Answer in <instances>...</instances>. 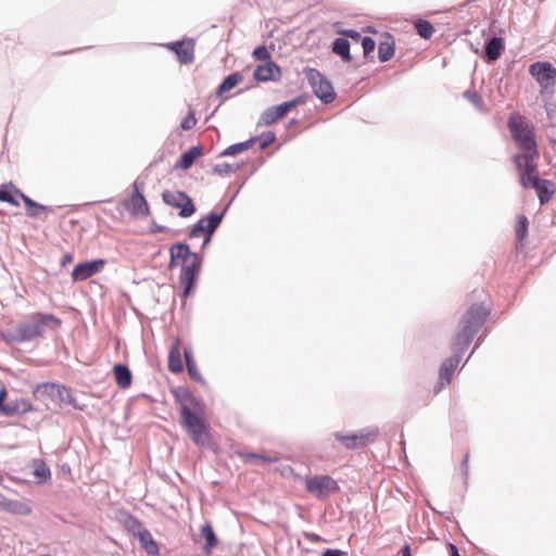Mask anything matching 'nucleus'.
I'll use <instances>...</instances> for the list:
<instances>
[{
    "label": "nucleus",
    "mask_w": 556,
    "mask_h": 556,
    "mask_svg": "<svg viewBox=\"0 0 556 556\" xmlns=\"http://www.w3.org/2000/svg\"><path fill=\"white\" fill-rule=\"evenodd\" d=\"M179 403L180 425L191 440L198 445H206L211 441L210 427L202 404L190 393L176 395Z\"/></svg>",
    "instance_id": "nucleus-1"
},
{
    "label": "nucleus",
    "mask_w": 556,
    "mask_h": 556,
    "mask_svg": "<svg viewBox=\"0 0 556 556\" xmlns=\"http://www.w3.org/2000/svg\"><path fill=\"white\" fill-rule=\"evenodd\" d=\"M508 128L518 148L522 151V153L513 156V162L517 169L527 165L533 168V163L538 162L539 159L533 127L530 126L523 116L513 114L508 121Z\"/></svg>",
    "instance_id": "nucleus-2"
},
{
    "label": "nucleus",
    "mask_w": 556,
    "mask_h": 556,
    "mask_svg": "<svg viewBox=\"0 0 556 556\" xmlns=\"http://www.w3.org/2000/svg\"><path fill=\"white\" fill-rule=\"evenodd\" d=\"M169 268L180 266L179 276L180 286L184 288V295L187 296L192 287L197 275L201 267V258L197 253L190 251L189 247L184 243H176L170 247Z\"/></svg>",
    "instance_id": "nucleus-3"
},
{
    "label": "nucleus",
    "mask_w": 556,
    "mask_h": 556,
    "mask_svg": "<svg viewBox=\"0 0 556 556\" xmlns=\"http://www.w3.org/2000/svg\"><path fill=\"white\" fill-rule=\"evenodd\" d=\"M489 309L482 305H472L460 320V329L452 341L455 351L466 349L472 341L475 334L484 324Z\"/></svg>",
    "instance_id": "nucleus-4"
},
{
    "label": "nucleus",
    "mask_w": 556,
    "mask_h": 556,
    "mask_svg": "<svg viewBox=\"0 0 556 556\" xmlns=\"http://www.w3.org/2000/svg\"><path fill=\"white\" fill-rule=\"evenodd\" d=\"M62 320L52 315L43 313H34L29 319L20 324L16 328V333L20 341H31L40 338L47 330H56L61 327Z\"/></svg>",
    "instance_id": "nucleus-5"
},
{
    "label": "nucleus",
    "mask_w": 556,
    "mask_h": 556,
    "mask_svg": "<svg viewBox=\"0 0 556 556\" xmlns=\"http://www.w3.org/2000/svg\"><path fill=\"white\" fill-rule=\"evenodd\" d=\"M520 184L523 188H533L536 191L540 203L546 204L555 193V184L548 179H542L538 174V162L533 163V168L529 165L518 168Z\"/></svg>",
    "instance_id": "nucleus-6"
},
{
    "label": "nucleus",
    "mask_w": 556,
    "mask_h": 556,
    "mask_svg": "<svg viewBox=\"0 0 556 556\" xmlns=\"http://www.w3.org/2000/svg\"><path fill=\"white\" fill-rule=\"evenodd\" d=\"M530 75L540 85V94L542 97L552 96L556 86V68L552 63L539 61L530 65Z\"/></svg>",
    "instance_id": "nucleus-7"
},
{
    "label": "nucleus",
    "mask_w": 556,
    "mask_h": 556,
    "mask_svg": "<svg viewBox=\"0 0 556 556\" xmlns=\"http://www.w3.org/2000/svg\"><path fill=\"white\" fill-rule=\"evenodd\" d=\"M378 434L377 429H363L357 432L352 433H340L336 432L333 434L334 439L339 441L345 448L354 450L361 448L369 443L374 442Z\"/></svg>",
    "instance_id": "nucleus-8"
},
{
    "label": "nucleus",
    "mask_w": 556,
    "mask_h": 556,
    "mask_svg": "<svg viewBox=\"0 0 556 556\" xmlns=\"http://www.w3.org/2000/svg\"><path fill=\"white\" fill-rule=\"evenodd\" d=\"M306 78L313 88L315 96L325 103H330L336 98L332 85L317 70L305 71Z\"/></svg>",
    "instance_id": "nucleus-9"
},
{
    "label": "nucleus",
    "mask_w": 556,
    "mask_h": 556,
    "mask_svg": "<svg viewBox=\"0 0 556 556\" xmlns=\"http://www.w3.org/2000/svg\"><path fill=\"white\" fill-rule=\"evenodd\" d=\"M306 491L318 498H325L339 490L338 483L330 476H314L305 478Z\"/></svg>",
    "instance_id": "nucleus-10"
},
{
    "label": "nucleus",
    "mask_w": 556,
    "mask_h": 556,
    "mask_svg": "<svg viewBox=\"0 0 556 556\" xmlns=\"http://www.w3.org/2000/svg\"><path fill=\"white\" fill-rule=\"evenodd\" d=\"M225 211L222 213H211L208 216L201 218L191 229L190 237L197 238V237H203L204 242L203 245L208 244L211 241V237L215 229L220 224L223 217H224Z\"/></svg>",
    "instance_id": "nucleus-11"
},
{
    "label": "nucleus",
    "mask_w": 556,
    "mask_h": 556,
    "mask_svg": "<svg viewBox=\"0 0 556 556\" xmlns=\"http://www.w3.org/2000/svg\"><path fill=\"white\" fill-rule=\"evenodd\" d=\"M162 198L167 205L179 210L181 217H189L195 211L191 198L182 191H164Z\"/></svg>",
    "instance_id": "nucleus-12"
},
{
    "label": "nucleus",
    "mask_w": 556,
    "mask_h": 556,
    "mask_svg": "<svg viewBox=\"0 0 556 556\" xmlns=\"http://www.w3.org/2000/svg\"><path fill=\"white\" fill-rule=\"evenodd\" d=\"M301 103V100L293 99L279 105L270 106L265 110L260 117V125L269 126L277 121L283 118L292 109Z\"/></svg>",
    "instance_id": "nucleus-13"
},
{
    "label": "nucleus",
    "mask_w": 556,
    "mask_h": 556,
    "mask_svg": "<svg viewBox=\"0 0 556 556\" xmlns=\"http://www.w3.org/2000/svg\"><path fill=\"white\" fill-rule=\"evenodd\" d=\"M7 390L2 388L0 390V412L7 416L25 414L33 410V405L29 400L18 397L5 403Z\"/></svg>",
    "instance_id": "nucleus-14"
},
{
    "label": "nucleus",
    "mask_w": 556,
    "mask_h": 556,
    "mask_svg": "<svg viewBox=\"0 0 556 556\" xmlns=\"http://www.w3.org/2000/svg\"><path fill=\"white\" fill-rule=\"evenodd\" d=\"M105 261L102 258L77 264L72 271L74 282L84 281L102 270Z\"/></svg>",
    "instance_id": "nucleus-15"
},
{
    "label": "nucleus",
    "mask_w": 556,
    "mask_h": 556,
    "mask_svg": "<svg viewBox=\"0 0 556 556\" xmlns=\"http://www.w3.org/2000/svg\"><path fill=\"white\" fill-rule=\"evenodd\" d=\"M125 207L134 217L143 218L150 214V208L143 194L135 186V190L130 198L125 202Z\"/></svg>",
    "instance_id": "nucleus-16"
},
{
    "label": "nucleus",
    "mask_w": 556,
    "mask_h": 556,
    "mask_svg": "<svg viewBox=\"0 0 556 556\" xmlns=\"http://www.w3.org/2000/svg\"><path fill=\"white\" fill-rule=\"evenodd\" d=\"M166 48L175 52L182 64L192 63L194 60V41L191 39L167 43Z\"/></svg>",
    "instance_id": "nucleus-17"
},
{
    "label": "nucleus",
    "mask_w": 556,
    "mask_h": 556,
    "mask_svg": "<svg viewBox=\"0 0 556 556\" xmlns=\"http://www.w3.org/2000/svg\"><path fill=\"white\" fill-rule=\"evenodd\" d=\"M63 390L64 387L60 384L53 382H43L35 387L33 394L37 400H54L56 396H62Z\"/></svg>",
    "instance_id": "nucleus-18"
},
{
    "label": "nucleus",
    "mask_w": 556,
    "mask_h": 556,
    "mask_svg": "<svg viewBox=\"0 0 556 556\" xmlns=\"http://www.w3.org/2000/svg\"><path fill=\"white\" fill-rule=\"evenodd\" d=\"M0 509L21 516H28L31 513V507L27 502L11 500L0 494Z\"/></svg>",
    "instance_id": "nucleus-19"
},
{
    "label": "nucleus",
    "mask_w": 556,
    "mask_h": 556,
    "mask_svg": "<svg viewBox=\"0 0 556 556\" xmlns=\"http://www.w3.org/2000/svg\"><path fill=\"white\" fill-rule=\"evenodd\" d=\"M280 75V67L271 61L258 65L253 74L254 79L257 81L278 80Z\"/></svg>",
    "instance_id": "nucleus-20"
},
{
    "label": "nucleus",
    "mask_w": 556,
    "mask_h": 556,
    "mask_svg": "<svg viewBox=\"0 0 556 556\" xmlns=\"http://www.w3.org/2000/svg\"><path fill=\"white\" fill-rule=\"evenodd\" d=\"M134 523L139 528L138 539L142 546V548L149 554L153 556H160V549L157 543L152 538L149 530L144 529L142 525L137 520H132Z\"/></svg>",
    "instance_id": "nucleus-21"
},
{
    "label": "nucleus",
    "mask_w": 556,
    "mask_h": 556,
    "mask_svg": "<svg viewBox=\"0 0 556 556\" xmlns=\"http://www.w3.org/2000/svg\"><path fill=\"white\" fill-rule=\"evenodd\" d=\"M458 363H459V359L457 357L448 358L443 362V364L440 367V371H439V380H438L439 388L435 390V393H438L442 388L450 384L452 377L454 375V371L458 366Z\"/></svg>",
    "instance_id": "nucleus-22"
},
{
    "label": "nucleus",
    "mask_w": 556,
    "mask_h": 556,
    "mask_svg": "<svg viewBox=\"0 0 556 556\" xmlns=\"http://www.w3.org/2000/svg\"><path fill=\"white\" fill-rule=\"evenodd\" d=\"M180 340L175 339L168 354V370L173 374H180L184 371V363L181 356Z\"/></svg>",
    "instance_id": "nucleus-23"
},
{
    "label": "nucleus",
    "mask_w": 556,
    "mask_h": 556,
    "mask_svg": "<svg viewBox=\"0 0 556 556\" xmlns=\"http://www.w3.org/2000/svg\"><path fill=\"white\" fill-rule=\"evenodd\" d=\"M15 194L23 200L25 206H26V214L29 217H38L43 213H49L51 210L48 206H45L42 204H39L31 200L29 197L24 194L21 190L15 189Z\"/></svg>",
    "instance_id": "nucleus-24"
},
{
    "label": "nucleus",
    "mask_w": 556,
    "mask_h": 556,
    "mask_svg": "<svg viewBox=\"0 0 556 556\" xmlns=\"http://www.w3.org/2000/svg\"><path fill=\"white\" fill-rule=\"evenodd\" d=\"M115 381L121 389H127L130 387L132 381V375L129 368L123 364H116L113 367Z\"/></svg>",
    "instance_id": "nucleus-25"
},
{
    "label": "nucleus",
    "mask_w": 556,
    "mask_h": 556,
    "mask_svg": "<svg viewBox=\"0 0 556 556\" xmlns=\"http://www.w3.org/2000/svg\"><path fill=\"white\" fill-rule=\"evenodd\" d=\"M505 48L504 39L493 37L485 46V56L489 61H496Z\"/></svg>",
    "instance_id": "nucleus-26"
},
{
    "label": "nucleus",
    "mask_w": 556,
    "mask_h": 556,
    "mask_svg": "<svg viewBox=\"0 0 556 556\" xmlns=\"http://www.w3.org/2000/svg\"><path fill=\"white\" fill-rule=\"evenodd\" d=\"M202 149L200 147H192L185 152L177 163V167L188 169L192 166L194 161L201 155Z\"/></svg>",
    "instance_id": "nucleus-27"
},
{
    "label": "nucleus",
    "mask_w": 556,
    "mask_h": 556,
    "mask_svg": "<svg viewBox=\"0 0 556 556\" xmlns=\"http://www.w3.org/2000/svg\"><path fill=\"white\" fill-rule=\"evenodd\" d=\"M184 356H185V359H186V366H187V370H188V374L190 376L191 379L198 381V382H204V379L198 368V365L195 363V361L193 359V355H192V352L190 350H185L184 351Z\"/></svg>",
    "instance_id": "nucleus-28"
},
{
    "label": "nucleus",
    "mask_w": 556,
    "mask_h": 556,
    "mask_svg": "<svg viewBox=\"0 0 556 556\" xmlns=\"http://www.w3.org/2000/svg\"><path fill=\"white\" fill-rule=\"evenodd\" d=\"M332 51L341 56L343 61L350 62L352 60L350 54V42L345 38H337L332 43Z\"/></svg>",
    "instance_id": "nucleus-29"
},
{
    "label": "nucleus",
    "mask_w": 556,
    "mask_h": 556,
    "mask_svg": "<svg viewBox=\"0 0 556 556\" xmlns=\"http://www.w3.org/2000/svg\"><path fill=\"white\" fill-rule=\"evenodd\" d=\"M201 535L205 539V551L207 554H211L212 549L217 546V538L214 533L213 527L210 523L204 525L201 528Z\"/></svg>",
    "instance_id": "nucleus-30"
},
{
    "label": "nucleus",
    "mask_w": 556,
    "mask_h": 556,
    "mask_svg": "<svg viewBox=\"0 0 556 556\" xmlns=\"http://www.w3.org/2000/svg\"><path fill=\"white\" fill-rule=\"evenodd\" d=\"M243 77L240 73H232L228 75L223 83L219 85L217 93L220 96L232 88H235L237 85H239L242 81Z\"/></svg>",
    "instance_id": "nucleus-31"
},
{
    "label": "nucleus",
    "mask_w": 556,
    "mask_h": 556,
    "mask_svg": "<svg viewBox=\"0 0 556 556\" xmlns=\"http://www.w3.org/2000/svg\"><path fill=\"white\" fill-rule=\"evenodd\" d=\"M255 141H256V138H251L244 142L232 144V146L228 147L227 149H225L223 151L222 155L227 156V155H236V154L242 153V152L249 150L254 144Z\"/></svg>",
    "instance_id": "nucleus-32"
},
{
    "label": "nucleus",
    "mask_w": 556,
    "mask_h": 556,
    "mask_svg": "<svg viewBox=\"0 0 556 556\" xmlns=\"http://www.w3.org/2000/svg\"><path fill=\"white\" fill-rule=\"evenodd\" d=\"M394 55V42L390 39L380 42L378 47V56L381 62L389 61Z\"/></svg>",
    "instance_id": "nucleus-33"
},
{
    "label": "nucleus",
    "mask_w": 556,
    "mask_h": 556,
    "mask_svg": "<svg viewBox=\"0 0 556 556\" xmlns=\"http://www.w3.org/2000/svg\"><path fill=\"white\" fill-rule=\"evenodd\" d=\"M239 456L241 457V459L244 463H251L252 460H260L263 463L270 464V463H276L279 459L277 456H265V455L248 453V452H240Z\"/></svg>",
    "instance_id": "nucleus-34"
},
{
    "label": "nucleus",
    "mask_w": 556,
    "mask_h": 556,
    "mask_svg": "<svg viewBox=\"0 0 556 556\" xmlns=\"http://www.w3.org/2000/svg\"><path fill=\"white\" fill-rule=\"evenodd\" d=\"M415 28L418 35L425 39H429L434 34V27L428 22L424 20H419L415 23Z\"/></svg>",
    "instance_id": "nucleus-35"
},
{
    "label": "nucleus",
    "mask_w": 556,
    "mask_h": 556,
    "mask_svg": "<svg viewBox=\"0 0 556 556\" xmlns=\"http://www.w3.org/2000/svg\"><path fill=\"white\" fill-rule=\"evenodd\" d=\"M515 232L518 241L522 243L528 235V219L525 215L519 216L515 226Z\"/></svg>",
    "instance_id": "nucleus-36"
},
{
    "label": "nucleus",
    "mask_w": 556,
    "mask_h": 556,
    "mask_svg": "<svg viewBox=\"0 0 556 556\" xmlns=\"http://www.w3.org/2000/svg\"><path fill=\"white\" fill-rule=\"evenodd\" d=\"M17 198L18 197L15 194V190L13 191V193L5 191V190H0V201L18 206L20 202H18Z\"/></svg>",
    "instance_id": "nucleus-37"
},
{
    "label": "nucleus",
    "mask_w": 556,
    "mask_h": 556,
    "mask_svg": "<svg viewBox=\"0 0 556 556\" xmlns=\"http://www.w3.org/2000/svg\"><path fill=\"white\" fill-rule=\"evenodd\" d=\"M464 97L468 99L476 108H482V99L475 90H467L464 92Z\"/></svg>",
    "instance_id": "nucleus-38"
},
{
    "label": "nucleus",
    "mask_w": 556,
    "mask_h": 556,
    "mask_svg": "<svg viewBox=\"0 0 556 556\" xmlns=\"http://www.w3.org/2000/svg\"><path fill=\"white\" fill-rule=\"evenodd\" d=\"M253 56L258 61H269L270 53L268 52L267 48L264 46L257 47L253 51Z\"/></svg>",
    "instance_id": "nucleus-39"
},
{
    "label": "nucleus",
    "mask_w": 556,
    "mask_h": 556,
    "mask_svg": "<svg viewBox=\"0 0 556 556\" xmlns=\"http://www.w3.org/2000/svg\"><path fill=\"white\" fill-rule=\"evenodd\" d=\"M359 42H361V45L363 47L364 55L367 56L368 54H370L375 50L376 43H375V41L371 38H369V37H362Z\"/></svg>",
    "instance_id": "nucleus-40"
},
{
    "label": "nucleus",
    "mask_w": 556,
    "mask_h": 556,
    "mask_svg": "<svg viewBox=\"0 0 556 556\" xmlns=\"http://www.w3.org/2000/svg\"><path fill=\"white\" fill-rule=\"evenodd\" d=\"M214 173L218 175H226L236 170V168L228 163H218L213 168Z\"/></svg>",
    "instance_id": "nucleus-41"
},
{
    "label": "nucleus",
    "mask_w": 556,
    "mask_h": 556,
    "mask_svg": "<svg viewBox=\"0 0 556 556\" xmlns=\"http://www.w3.org/2000/svg\"><path fill=\"white\" fill-rule=\"evenodd\" d=\"M197 124V119L194 117V114L192 112H190L182 121H181V124H180V127L182 130H189V129H192Z\"/></svg>",
    "instance_id": "nucleus-42"
},
{
    "label": "nucleus",
    "mask_w": 556,
    "mask_h": 556,
    "mask_svg": "<svg viewBox=\"0 0 556 556\" xmlns=\"http://www.w3.org/2000/svg\"><path fill=\"white\" fill-rule=\"evenodd\" d=\"M340 34L353 39L355 42H359L362 39L361 34L356 30H352V29L341 30Z\"/></svg>",
    "instance_id": "nucleus-43"
},
{
    "label": "nucleus",
    "mask_w": 556,
    "mask_h": 556,
    "mask_svg": "<svg viewBox=\"0 0 556 556\" xmlns=\"http://www.w3.org/2000/svg\"><path fill=\"white\" fill-rule=\"evenodd\" d=\"M35 475H36L37 477H40V478L47 479V478H49V477H50V470H49L48 468H46V467H43V466H42L41 468H37V469L35 470Z\"/></svg>",
    "instance_id": "nucleus-44"
},
{
    "label": "nucleus",
    "mask_w": 556,
    "mask_h": 556,
    "mask_svg": "<svg viewBox=\"0 0 556 556\" xmlns=\"http://www.w3.org/2000/svg\"><path fill=\"white\" fill-rule=\"evenodd\" d=\"M305 539L312 543L324 542L325 540L316 533H305Z\"/></svg>",
    "instance_id": "nucleus-45"
},
{
    "label": "nucleus",
    "mask_w": 556,
    "mask_h": 556,
    "mask_svg": "<svg viewBox=\"0 0 556 556\" xmlns=\"http://www.w3.org/2000/svg\"><path fill=\"white\" fill-rule=\"evenodd\" d=\"M321 556H346V553L340 549H326Z\"/></svg>",
    "instance_id": "nucleus-46"
},
{
    "label": "nucleus",
    "mask_w": 556,
    "mask_h": 556,
    "mask_svg": "<svg viewBox=\"0 0 556 556\" xmlns=\"http://www.w3.org/2000/svg\"><path fill=\"white\" fill-rule=\"evenodd\" d=\"M468 462H469V454H466L462 460L460 467L462 471L465 476L468 475Z\"/></svg>",
    "instance_id": "nucleus-47"
},
{
    "label": "nucleus",
    "mask_w": 556,
    "mask_h": 556,
    "mask_svg": "<svg viewBox=\"0 0 556 556\" xmlns=\"http://www.w3.org/2000/svg\"><path fill=\"white\" fill-rule=\"evenodd\" d=\"M446 547L450 556H460L457 547L454 544L448 543Z\"/></svg>",
    "instance_id": "nucleus-48"
},
{
    "label": "nucleus",
    "mask_w": 556,
    "mask_h": 556,
    "mask_svg": "<svg viewBox=\"0 0 556 556\" xmlns=\"http://www.w3.org/2000/svg\"><path fill=\"white\" fill-rule=\"evenodd\" d=\"M402 556H412V552H410V546L409 545H405L402 548Z\"/></svg>",
    "instance_id": "nucleus-49"
},
{
    "label": "nucleus",
    "mask_w": 556,
    "mask_h": 556,
    "mask_svg": "<svg viewBox=\"0 0 556 556\" xmlns=\"http://www.w3.org/2000/svg\"><path fill=\"white\" fill-rule=\"evenodd\" d=\"M71 261H72V255H65L63 258V264L71 262Z\"/></svg>",
    "instance_id": "nucleus-50"
}]
</instances>
